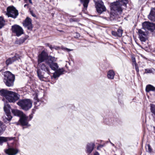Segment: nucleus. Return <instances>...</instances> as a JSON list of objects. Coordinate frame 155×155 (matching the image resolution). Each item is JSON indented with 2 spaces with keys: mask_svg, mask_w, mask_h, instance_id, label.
Listing matches in <instances>:
<instances>
[{
  "mask_svg": "<svg viewBox=\"0 0 155 155\" xmlns=\"http://www.w3.org/2000/svg\"><path fill=\"white\" fill-rule=\"evenodd\" d=\"M0 95L4 97L10 102L14 103L20 98L17 93L4 89L0 90Z\"/></svg>",
  "mask_w": 155,
  "mask_h": 155,
  "instance_id": "f257e3e1",
  "label": "nucleus"
},
{
  "mask_svg": "<svg viewBox=\"0 0 155 155\" xmlns=\"http://www.w3.org/2000/svg\"><path fill=\"white\" fill-rule=\"evenodd\" d=\"M3 81L8 87H10L13 86L15 79L14 75L9 71H6L4 73Z\"/></svg>",
  "mask_w": 155,
  "mask_h": 155,
  "instance_id": "f03ea898",
  "label": "nucleus"
},
{
  "mask_svg": "<svg viewBox=\"0 0 155 155\" xmlns=\"http://www.w3.org/2000/svg\"><path fill=\"white\" fill-rule=\"evenodd\" d=\"M17 104L22 109L25 111L28 110L32 106V103L29 99L20 100Z\"/></svg>",
  "mask_w": 155,
  "mask_h": 155,
  "instance_id": "7ed1b4c3",
  "label": "nucleus"
},
{
  "mask_svg": "<svg viewBox=\"0 0 155 155\" xmlns=\"http://www.w3.org/2000/svg\"><path fill=\"white\" fill-rule=\"evenodd\" d=\"M7 12L6 14L8 17H10L15 19L18 15V11L13 6L8 7L7 8Z\"/></svg>",
  "mask_w": 155,
  "mask_h": 155,
  "instance_id": "20e7f679",
  "label": "nucleus"
},
{
  "mask_svg": "<svg viewBox=\"0 0 155 155\" xmlns=\"http://www.w3.org/2000/svg\"><path fill=\"white\" fill-rule=\"evenodd\" d=\"M50 57H53L51 56H48V53L45 51V50H43L41 53L39 54L38 56V64L41 63L44 61H45L46 63H47V61H50Z\"/></svg>",
  "mask_w": 155,
  "mask_h": 155,
  "instance_id": "39448f33",
  "label": "nucleus"
},
{
  "mask_svg": "<svg viewBox=\"0 0 155 155\" xmlns=\"http://www.w3.org/2000/svg\"><path fill=\"white\" fill-rule=\"evenodd\" d=\"M94 1L97 12L98 13L101 14L106 11V8L104 5L103 2L101 1L94 0Z\"/></svg>",
  "mask_w": 155,
  "mask_h": 155,
  "instance_id": "423d86ee",
  "label": "nucleus"
},
{
  "mask_svg": "<svg viewBox=\"0 0 155 155\" xmlns=\"http://www.w3.org/2000/svg\"><path fill=\"white\" fill-rule=\"evenodd\" d=\"M110 9L111 10L117 12L120 14L121 13L122 11V9L121 7L120 2L117 1L111 3L110 5Z\"/></svg>",
  "mask_w": 155,
  "mask_h": 155,
  "instance_id": "0eeeda50",
  "label": "nucleus"
},
{
  "mask_svg": "<svg viewBox=\"0 0 155 155\" xmlns=\"http://www.w3.org/2000/svg\"><path fill=\"white\" fill-rule=\"evenodd\" d=\"M49 58L50 61H47V64L49 65L50 67L52 70L54 71H56L58 68V66L57 63L54 62L56 61V58L54 57H50Z\"/></svg>",
  "mask_w": 155,
  "mask_h": 155,
  "instance_id": "6e6552de",
  "label": "nucleus"
},
{
  "mask_svg": "<svg viewBox=\"0 0 155 155\" xmlns=\"http://www.w3.org/2000/svg\"><path fill=\"white\" fill-rule=\"evenodd\" d=\"M12 31L13 32L16 34V35L19 36L23 33V30L20 26L15 25L12 26Z\"/></svg>",
  "mask_w": 155,
  "mask_h": 155,
  "instance_id": "1a4fd4ad",
  "label": "nucleus"
},
{
  "mask_svg": "<svg viewBox=\"0 0 155 155\" xmlns=\"http://www.w3.org/2000/svg\"><path fill=\"white\" fill-rule=\"evenodd\" d=\"M143 29L153 31L155 30V24L148 22H145L142 24Z\"/></svg>",
  "mask_w": 155,
  "mask_h": 155,
  "instance_id": "9d476101",
  "label": "nucleus"
},
{
  "mask_svg": "<svg viewBox=\"0 0 155 155\" xmlns=\"http://www.w3.org/2000/svg\"><path fill=\"white\" fill-rule=\"evenodd\" d=\"M11 107L7 103H5L4 105V110L6 113L7 117H6L8 120H10L12 118V117L11 115L10 109Z\"/></svg>",
  "mask_w": 155,
  "mask_h": 155,
  "instance_id": "9b49d317",
  "label": "nucleus"
},
{
  "mask_svg": "<svg viewBox=\"0 0 155 155\" xmlns=\"http://www.w3.org/2000/svg\"><path fill=\"white\" fill-rule=\"evenodd\" d=\"M19 120L21 125L27 126L28 127L30 126V125L28 124L29 121L28 117H27L25 114L20 118Z\"/></svg>",
  "mask_w": 155,
  "mask_h": 155,
  "instance_id": "f8f14e48",
  "label": "nucleus"
},
{
  "mask_svg": "<svg viewBox=\"0 0 155 155\" xmlns=\"http://www.w3.org/2000/svg\"><path fill=\"white\" fill-rule=\"evenodd\" d=\"M23 26L27 28L28 29L31 30L32 29L33 26L31 23V18L28 17H27L25 21L23 23Z\"/></svg>",
  "mask_w": 155,
  "mask_h": 155,
  "instance_id": "ddd939ff",
  "label": "nucleus"
},
{
  "mask_svg": "<svg viewBox=\"0 0 155 155\" xmlns=\"http://www.w3.org/2000/svg\"><path fill=\"white\" fill-rule=\"evenodd\" d=\"M138 32L140 40L141 41H145L147 39V33L141 29L138 30Z\"/></svg>",
  "mask_w": 155,
  "mask_h": 155,
  "instance_id": "4468645a",
  "label": "nucleus"
},
{
  "mask_svg": "<svg viewBox=\"0 0 155 155\" xmlns=\"http://www.w3.org/2000/svg\"><path fill=\"white\" fill-rule=\"evenodd\" d=\"M19 152L17 148H9L5 150V152L8 155H15Z\"/></svg>",
  "mask_w": 155,
  "mask_h": 155,
  "instance_id": "2eb2a0df",
  "label": "nucleus"
},
{
  "mask_svg": "<svg viewBox=\"0 0 155 155\" xmlns=\"http://www.w3.org/2000/svg\"><path fill=\"white\" fill-rule=\"evenodd\" d=\"M38 66L40 68L46 72L49 75L51 74L49 71V68L48 66H47L45 64L43 63H39L38 64Z\"/></svg>",
  "mask_w": 155,
  "mask_h": 155,
  "instance_id": "dca6fc26",
  "label": "nucleus"
},
{
  "mask_svg": "<svg viewBox=\"0 0 155 155\" xmlns=\"http://www.w3.org/2000/svg\"><path fill=\"white\" fill-rule=\"evenodd\" d=\"M64 71V70L63 68L59 69L58 70L57 69L53 73V77L55 79L61 75L63 74Z\"/></svg>",
  "mask_w": 155,
  "mask_h": 155,
  "instance_id": "f3484780",
  "label": "nucleus"
},
{
  "mask_svg": "<svg viewBox=\"0 0 155 155\" xmlns=\"http://www.w3.org/2000/svg\"><path fill=\"white\" fill-rule=\"evenodd\" d=\"M19 57L18 55H15L14 57L10 58L6 61V63L7 65H8L11 64L14 61L19 58Z\"/></svg>",
  "mask_w": 155,
  "mask_h": 155,
  "instance_id": "a211bd4d",
  "label": "nucleus"
},
{
  "mask_svg": "<svg viewBox=\"0 0 155 155\" xmlns=\"http://www.w3.org/2000/svg\"><path fill=\"white\" fill-rule=\"evenodd\" d=\"M148 18L150 20L152 21H155V9H151Z\"/></svg>",
  "mask_w": 155,
  "mask_h": 155,
  "instance_id": "6ab92c4d",
  "label": "nucleus"
},
{
  "mask_svg": "<svg viewBox=\"0 0 155 155\" xmlns=\"http://www.w3.org/2000/svg\"><path fill=\"white\" fill-rule=\"evenodd\" d=\"M12 112L14 115L19 117L20 118L24 114L22 112L16 109H12Z\"/></svg>",
  "mask_w": 155,
  "mask_h": 155,
  "instance_id": "aec40b11",
  "label": "nucleus"
},
{
  "mask_svg": "<svg viewBox=\"0 0 155 155\" xmlns=\"http://www.w3.org/2000/svg\"><path fill=\"white\" fill-rule=\"evenodd\" d=\"M94 144L93 143H90L87 144V152L91 153L93 150Z\"/></svg>",
  "mask_w": 155,
  "mask_h": 155,
  "instance_id": "412c9836",
  "label": "nucleus"
},
{
  "mask_svg": "<svg viewBox=\"0 0 155 155\" xmlns=\"http://www.w3.org/2000/svg\"><path fill=\"white\" fill-rule=\"evenodd\" d=\"M114 72L112 70H110L107 72V76L108 78L109 79H114Z\"/></svg>",
  "mask_w": 155,
  "mask_h": 155,
  "instance_id": "4be33fe9",
  "label": "nucleus"
},
{
  "mask_svg": "<svg viewBox=\"0 0 155 155\" xmlns=\"http://www.w3.org/2000/svg\"><path fill=\"white\" fill-rule=\"evenodd\" d=\"M37 73L38 76L40 80L41 81H44V78H45L40 70H38L37 71Z\"/></svg>",
  "mask_w": 155,
  "mask_h": 155,
  "instance_id": "5701e85b",
  "label": "nucleus"
},
{
  "mask_svg": "<svg viewBox=\"0 0 155 155\" xmlns=\"http://www.w3.org/2000/svg\"><path fill=\"white\" fill-rule=\"evenodd\" d=\"M146 91L147 92H149L150 91H155V87L149 84L147 86Z\"/></svg>",
  "mask_w": 155,
  "mask_h": 155,
  "instance_id": "b1692460",
  "label": "nucleus"
},
{
  "mask_svg": "<svg viewBox=\"0 0 155 155\" xmlns=\"http://www.w3.org/2000/svg\"><path fill=\"white\" fill-rule=\"evenodd\" d=\"M5 21L4 18L2 16L0 17V28H2L5 25Z\"/></svg>",
  "mask_w": 155,
  "mask_h": 155,
  "instance_id": "393cba45",
  "label": "nucleus"
},
{
  "mask_svg": "<svg viewBox=\"0 0 155 155\" xmlns=\"http://www.w3.org/2000/svg\"><path fill=\"white\" fill-rule=\"evenodd\" d=\"M150 110L152 113V115H154L155 116V105L150 104Z\"/></svg>",
  "mask_w": 155,
  "mask_h": 155,
  "instance_id": "a878e982",
  "label": "nucleus"
},
{
  "mask_svg": "<svg viewBox=\"0 0 155 155\" xmlns=\"http://www.w3.org/2000/svg\"><path fill=\"white\" fill-rule=\"evenodd\" d=\"M81 2L83 4V5L84 8L86 9L88 6V4L89 2V0H80Z\"/></svg>",
  "mask_w": 155,
  "mask_h": 155,
  "instance_id": "bb28decb",
  "label": "nucleus"
},
{
  "mask_svg": "<svg viewBox=\"0 0 155 155\" xmlns=\"http://www.w3.org/2000/svg\"><path fill=\"white\" fill-rule=\"evenodd\" d=\"M145 73H153L155 72V70L153 68H147L145 69Z\"/></svg>",
  "mask_w": 155,
  "mask_h": 155,
  "instance_id": "cd10ccee",
  "label": "nucleus"
},
{
  "mask_svg": "<svg viewBox=\"0 0 155 155\" xmlns=\"http://www.w3.org/2000/svg\"><path fill=\"white\" fill-rule=\"evenodd\" d=\"M26 40V38H22L19 40L15 41V43L16 44H21L24 42Z\"/></svg>",
  "mask_w": 155,
  "mask_h": 155,
  "instance_id": "c85d7f7f",
  "label": "nucleus"
},
{
  "mask_svg": "<svg viewBox=\"0 0 155 155\" xmlns=\"http://www.w3.org/2000/svg\"><path fill=\"white\" fill-rule=\"evenodd\" d=\"M123 31L122 30L120 29H118L117 33V35L118 36L120 37L122 36Z\"/></svg>",
  "mask_w": 155,
  "mask_h": 155,
  "instance_id": "c756f323",
  "label": "nucleus"
},
{
  "mask_svg": "<svg viewBox=\"0 0 155 155\" xmlns=\"http://www.w3.org/2000/svg\"><path fill=\"white\" fill-rule=\"evenodd\" d=\"M131 59H132V61L133 62V66H134V64H137L135 58L134 57V56H132L131 57Z\"/></svg>",
  "mask_w": 155,
  "mask_h": 155,
  "instance_id": "7c9ffc66",
  "label": "nucleus"
},
{
  "mask_svg": "<svg viewBox=\"0 0 155 155\" xmlns=\"http://www.w3.org/2000/svg\"><path fill=\"white\" fill-rule=\"evenodd\" d=\"M147 148L148 149V151L149 152H150L152 151V149L151 148L150 145V144H148L147 146L146 147V148L147 149Z\"/></svg>",
  "mask_w": 155,
  "mask_h": 155,
  "instance_id": "2f4dec72",
  "label": "nucleus"
},
{
  "mask_svg": "<svg viewBox=\"0 0 155 155\" xmlns=\"http://www.w3.org/2000/svg\"><path fill=\"white\" fill-rule=\"evenodd\" d=\"M134 65L135 67V68L136 71L137 72H138L139 71V68H138V67L137 66V64H134Z\"/></svg>",
  "mask_w": 155,
  "mask_h": 155,
  "instance_id": "473e14b6",
  "label": "nucleus"
},
{
  "mask_svg": "<svg viewBox=\"0 0 155 155\" xmlns=\"http://www.w3.org/2000/svg\"><path fill=\"white\" fill-rule=\"evenodd\" d=\"M30 12L31 14L34 17H36V15L33 13L32 11L30 10Z\"/></svg>",
  "mask_w": 155,
  "mask_h": 155,
  "instance_id": "72a5a7b5",
  "label": "nucleus"
},
{
  "mask_svg": "<svg viewBox=\"0 0 155 155\" xmlns=\"http://www.w3.org/2000/svg\"><path fill=\"white\" fill-rule=\"evenodd\" d=\"M74 36L75 38H78L80 37V35L78 33H75Z\"/></svg>",
  "mask_w": 155,
  "mask_h": 155,
  "instance_id": "f704fd0d",
  "label": "nucleus"
},
{
  "mask_svg": "<svg viewBox=\"0 0 155 155\" xmlns=\"http://www.w3.org/2000/svg\"><path fill=\"white\" fill-rule=\"evenodd\" d=\"M120 1L123 2L124 4L126 5L128 2L127 0H120Z\"/></svg>",
  "mask_w": 155,
  "mask_h": 155,
  "instance_id": "c9c22d12",
  "label": "nucleus"
},
{
  "mask_svg": "<svg viewBox=\"0 0 155 155\" xmlns=\"http://www.w3.org/2000/svg\"><path fill=\"white\" fill-rule=\"evenodd\" d=\"M64 50L67 51H72L73 50V49H70L68 48H64Z\"/></svg>",
  "mask_w": 155,
  "mask_h": 155,
  "instance_id": "e433bc0d",
  "label": "nucleus"
},
{
  "mask_svg": "<svg viewBox=\"0 0 155 155\" xmlns=\"http://www.w3.org/2000/svg\"><path fill=\"white\" fill-rule=\"evenodd\" d=\"M112 34L114 35H117V33L116 32H115V31H113L112 32Z\"/></svg>",
  "mask_w": 155,
  "mask_h": 155,
  "instance_id": "4c0bfd02",
  "label": "nucleus"
},
{
  "mask_svg": "<svg viewBox=\"0 0 155 155\" xmlns=\"http://www.w3.org/2000/svg\"><path fill=\"white\" fill-rule=\"evenodd\" d=\"M77 19H72V18H71L70 19V21H77Z\"/></svg>",
  "mask_w": 155,
  "mask_h": 155,
  "instance_id": "58836bf2",
  "label": "nucleus"
},
{
  "mask_svg": "<svg viewBox=\"0 0 155 155\" xmlns=\"http://www.w3.org/2000/svg\"><path fill=\"white\" fill-rule=\"evenodd\" d=\"M32 117H33V116L32 115H30L29 116L30 119H29V120H31V119H32Z\"/></svg>",
  "mask_w": 155,
  "mask_h": 155,
  "instance_id": "ea45409f",
  "label": "nucleus"
},
{
  "mask_svg": "<svg viewBox=\"0 0 155 155\" xmlns=\"http://www.w3.org/2000/svg\"><path fill=\"white\" fill-rule=\"evenodd\" d=\"M45 45L46 46L49 47V45H50L49 43H46L45 44Z\"/></svg>",
  "mask_w": 155,
  "mask_h": 155,
  "instance_id": "a19ab883",
  "label": "nucleus"
},
{
  "mask_svg": "<svg viewBox=\"0 0 155 155\" xmlns=\"http://www.w3.org/2000/svg\"><path fill=\"white\" fill-rule=\"evenodd\" d=\"M49 48L51 49L52 50V49L53 48V47L51 45H49Z\"/></svg>",
  "mask_w": 155,
  "mask_h": 155,
  "instance_id": "79ce46f5",
  "label": "nucleus"
},
{
  "mask_svg": "<svg viewBox=\"0 0 155 155\" xmlns=\"http://www.w3.org/2000/svg\"><path fill=\"white\" fill-rule=\"evenodd\" d=\"M94 155H99V154L98 152H96L94 153Z\"/></svg>",
  "mask_w": 155,
  "mask_h": 155,
  "instance_id": "37998d69",
  "label": "nucleus"
},
{
  "mask_svg": "<svg viewBox=\"0 0 155 155\" xmlns=\"http://www.w3.org/2000/svg\"><path fill=\"white\" fill-rule=\"evenodd\" d=\"M24 7H25L26 6H27V8H28V5H27V4H25V5H24Z\"/></svg>",
  "mask_w": 155,
  "mask_h": 155,
  "instance_id": "c03bdc74",
  "label": "nucleus"
},
{
  "mask_svg": "<svg viewBox=\"0 0 155 155\" xmlns=\"http://www.w3.org/2000/svg\"><path fill=\"white\" fill-rule=\"evenodd\" d=\"M29 2L31 4H32V2H31V0H28Z\"/></svg>",
  "mask_w": 155,
  "mask_h": 155,
  "instance_id": "a18cd8bd",
  "label": "nucleus"
}]
</instances>
